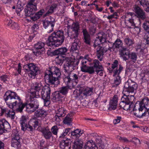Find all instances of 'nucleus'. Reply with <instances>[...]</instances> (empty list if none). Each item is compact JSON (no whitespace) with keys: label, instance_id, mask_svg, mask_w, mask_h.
I'll list each match as a JSON object with an SVG mask.
<instances>
[{"label":"nucleus","instance_id":"nucleus-1","mask_svg":"<svg viewBox=\"0 0 149 149\" xmlns=\"http://www.w3.org/2000/svg\"><path fill=\"white\" fill-rule=\"evenodd\" d=\"M61 75L59 68L56 66L49 68V69L46 71L45 79L49 85L45 86L42 89L41 94L43 99L50 98L51 89L49 85L52 87L57 86L60 84L59 79Z\"/></svg>","mask_w":149,"mask_h":149},{"label":"nucleus","instance_id":"nucleus-2","mask_svg":"<svg viewBox=\"0 0 149 149\" xmlns=\"http://www.w3.org/2000/svg\"><path fill=\"white\" fill-rule=\"evenodd\" d=\"M3 98L7 105L11 109L21 112L25 107H27V103H23L20 97L15 92L10 91H7L3 96Z\"/></svg>","mask_w":149,"mask_h":149},{"label":"nucleus","instance_id":"nucleus-3","mask_svg":"<svg viewBox=\"0 0 149 149\" xmlns=\"http://www.w3.org/2000/svg\"><path fill=\"white\" fill-rule=\"evenodd\" d=\"M110 73H113V76L117 75L114 80L113 86L116 87L121 82L120 77L119 76L120 74L123 70V67L121 64H119L118 61L115 60L111 65V67L108 68Z\"/></svg>","mask_w":149,"mask_h":149},{"label":"nucleus","instance_id":"nucleus-4","mask_svg":"<svg viewBox=\"0 0 149 149\" xmlns=\"http://www.w3.org/2000/svg\"><path fill=\"white\" fill-rule=\"evenodd\" d=\"M64 39V32L59 30L54 32L49 36L47 43L48 46L58 47L63 42Z\"/></svg>","mask_w":149,"mask_h":149},{"label":"nucleus","instance_id":"nucleus-5","mask_svg":"<svg viewBox=\"0 0 149 149\" xmlns=\"http://www.w3.org/2000/svg\"><path fill=\"white\" fill-rule=\"evenodd\" d=\"M37 7L35 5H29V22H34L39 19L44 13L43 9L40 10L38 12L35 13L37 10Z\"/></svg>","mask_w":149,"mask_h":149},{"label":"nucleus","instance_id":"nucleus-6","mask_svg":"<svg viewBox=\"0 0 149 149\" xmlns=\"http://www.w3.org/2000/svg\"><path fill=\"white\" fill-rule=\"evenodd\" d=\"M66 63L64 65V69L65 72H72L73 70L77 68V65L79 63L78 61H75L70 58H65Z\"/></svg>","mask_w":149,"mask_h":149},{"label":"nucleus","instance_id":"nucleus-7","mask_svg":"<svg viewBox=\"0 0 149 149\" xmlns=\"http://www.w3.org/2000/svg\"><path fill=\"white\" fill-rule=\"evenodd\" d=\"M137 88V85L131 80H128L125 83L123 91L124 95H129L130 93L134 92Z\"/></svg>","mask_w":149,"mask_h":149},{"label":"nucleus","instance_id":"nucleus-8","mask_svg":"<svg viewBox=\"0 0 149 149\" xmlns=\"http://www.w3.org/2000/svg\"><path fill=\"white\" fill-rule=\"evenodd\" d=\"M20 136L18 131L16 130H13L12 134L11 146L17 148L21 146Z\"/></svg>","mask_w":149,"mask_h":149},{"label":"nucleus","instance_id":"nucleus-9","mask_svg":"<svg viewBox=\"0 0 149 149\" xmlns=\"http://www.w3.org/2000/svg\"><path fill=\"white\" fill-rule=\"evenodd\" d=\"M107 43L106 35L103 32L98 33L96 38L93 46L95 48L99 46H101V44Z\"/></svg>","mask_w":149,"mask_h":149},{"label":"nucleus","instance_id":"nucleus-10","mask_svg":"<svg viewBox=\"0 0 149 149\" xmlns=\"http://www.w3.org/2000/svg\"><path fill=\"white\" fill-rule=\"evenodd\" d=\"M34 95L30 97V102L29 103V113H31L37 109L39 106L37 100L34 99Z\"/></svg>","mask_w":149,"mask_h":149},{"label":"nucleus","instance_id":"nucleus-11","mask_svg":"<svg viewBox=\"0 0 149 149\" xmlns=\"http://www.w3.org/2000/svg\"><path fill=\"white\" fill-rule=\"evenodd\" d=\"M11 130L10 126L7 120L5 119L0 120V134L6 131L9 132Z\"/></svg>","mask_w":149,"mask_h":149},{"label":"nucleus","instance_id":"nucleus-12","mask_svg":"<svg viewBox=\"0 0 149 149\" xmlns=\"http://www.w3.org/2000/svg\"><path fill=\"white\" fill-rule=\"evenodd\" d=\"M38 67L35 64L29 63V76L32 79H34L38 71Z\"/></svg>","mask_w":149,"mask_h":149},{"label":"nucleus","instance_id":"nucleus-13","mask_svg":"<svg viewBox=\"0 0 149 149\" xmlns=\"http://www.w3.org/2000/svg\"><path fill=\"white\" fill-rule=\"evenodd\" d=\"M139 107L134 105L133 108V110L134 112V115L137 117L141 118L143 116H145L147 113V112L146 110L143 113V111L144 110L142 107L139 105Z\"/></svg>","mask_w":149,"mask_h":149},{"label":"nucleus","instance_id":"nucleus-14","mask_svg":"<svg viewBox=\"0 0 149 149\" xmlns=\"http://www.w3.org/2000/svg\"><path fill=\"white\" fill-rule=\"evenodd\" d=\"M134 97L133 95L129 96V95H124L122 97L121 99V101L119 104L120 107L123 109L127 103L132 102L131 100H134Z\"/></svg>","mask_w":149,"mask_h":149},{"label":"nucleus","instance_id":"nucleus-15","mask_svg":"<svg viewBox=\"0 0 149 149\" xmlns=\"http://www.w3.org/2000/svg\"><path fill=\"white\" fill-rule=\"evenodd\" d=\"M118 97L117 95H115L110 99L108 109L109 110H115L118 105Z\"/></svg>","mask_w":149,"mask_h":149},{"label":"nucleus","instance_id":"nucleus-16","mask_svg":"<svg viewBox=\"0 0 149 149\" xmlns=\"http://www.w3.org/2000/svg\"><path fill=\"white\" fill-rule=\"evenodd\" d=\"M12 110H8L7 108H4L1 109V113L2 114H5V116L7 118H9L12 120L14 119L15 113L14 111V109H12Z\"/></svg>","mask_w":149,"mask_h":149},{"label":"nucleus","instance_id":"nucleus-17","mask_svg":"<svg viewBox=\"0 0 149 149\" xmlns=\"http://www.w3.org/2000/svg\"><path fill=\"white\" fill-rule=\"evenodd\" d=\"M107 51V49L102 46H99L96 49V56L97 58L101 61L104 53Z\"/></svg>","mask_w":149,"mask_h":149},{"label":"nucleus","instance_id":"nucleus-18","mask_svg":"<svg viewBox=\"0 0 149 149\" xmlns=\"http://www.w3.org/2000/svg\"><path fill=\"white\" fill-rule=\"evenodd\" d=\"M134 11L137 17L142 19H144L146 17L145 12L139 6H135L134 7Z\"/></svg>","mask_w":149,"mask_h":149},{"label":"nucleus","instance_id":"nucleus-19","mask_svg":"<svg viewBox=\"0 0 149 149\" xmlns=\"http://www.w3.org/2000/svg\"><path fill=\"white\" fill-rule=\"evenodd\" d=\"M65 112L64 108L62 107H60L56 111V115L54 117L55 120L57 122H60L61 121V118L65 116Z\"/></svg>","mask_w":149,"mask_h":149},{"label":"nucleus","instance_id":"nucleus-20","mask_svg":"<svg viewBox=\"0 0 149 149\" xmlns=\"http://www.w3.org/2000/svg\"><path fill=\"white\" fill-rule=\"evenodd\" d=\"M68 51V49L66 47H64L56 49L53 52L52 54L54 55H59L58 57L60 56L64 57V56H63L66 55Z\"/></svg>","mask_w":149,"mask_h":149},{"label":"nucleus","instance_id":"nucleus-21","mask_svg":"<svg viewBox=\"0 0 149 149\" xmlns=\"http://www.w3.org/2000/svg\"><path fill=\"white\" fill-rule=\"evenodd\" d=\"M119 52L120 56L123 58L124 60L126 61L128 60L130 53L125 47H122V49L119 50Z\"/></svg>","mask_w":149,"mask_h":149},{"label":"nucleus","instance_id":"nucleus-22","mask_svg":"<svg viewBox=\"0 0 149 149\" xmlns=\"http://www.w3.org/2000/svg\"><path fill=\"white\" fill-rule=\"evenodd\" d=\"M82 32L84 36L83 41L86 44L91 45V39L90 34L86 29H83Z\"/></svg>","mask_w":149,"mask_h":149},{"label":"nucleus","instance_id":"nucleus-23","mask_svg":"<svg viewBox=\"0 0 149 149\" xmlns=\"http://www.w3.org/2000/svg\"><path fill=\"white\" fill-rule=\"evenodd\" d=\"M41 132L42 133V135L46 139H49L52 136V132L47 127L42 128Z\"/></svg>","mask_w":149,"mask_h":149},{"label":"nucleus","instance_id":"nucleus-24","mask_svg":"<svg viewBox=\"0 0 149 149\" xmlns=\"http://www.w3.org/2000/svg\"><path fill=\"white\" fill-rule=\"evenodd\" d=\"M27 119V117L24 116H22L20 119V123L21 127V129L23 131H26L28 128Z\"/></svg>","mask_w":149,"mask_h":149},{"label":"nucleus","instance_id":"nucleus-25","mask_svg":"<svg viewBox=\"0 0 149 149\" xmlns=\"http://www.w3.org/2000/svg\"><path fill=\"white\" fill-rule=\"evenodd\" d=\"M70 140L66 138H64L60 142V147L62 149H70Z\"/></svg>","mask_w":149,"mask_h":149},{"label":"nucleus","instance_id":"nucleus-26","mask_svg":"<svg viewBox=\"0 0 149 149\" xmlns=\"http://www.w3.org/2000/svg\"><path fill=\"white\" fill-rule=\"evenodd\" d=\"M143 108V109H145L147 112L148 115H149V100L148 98L143 99L140 102L139 105Z\"/></svg>","mask_w":149,"mask_h":149},{"label":"nucleus","instance_id":"nucleus-27","mask_svg":"<svg viewBox=\"0 0 149 149\" xmlns=\"http://www.w3.org/2000/svg\"><path fill=\"white\" fill-rule=\"evenodd\" d=\"M83 146V141L79 139H77L74 141L72 148V149H82Z\"/></svg>","mask_w":149,"mask_h":149},{"label":"nucleus","instance_id":"nucleus-28","mask_svg":"<svg viewBox=\"0 0 149 149\" xmlns=\"http://www.w3.org/2000/svg\"><path fill=\"white\" fill-rule=\"evenodd\" d=\"M59 93V92L57 91L52 93L51 96V99L53 102L58 101L63 98V97Z\"/></svg>","mask_w":149,"mask_h":149},{"label":"nucleus","instance_id":"nucleus-29","mask_svg":"<svg viewBox=\"0 0 149 149\" xmlns=\"http://www.w3.org/2000/svg\"><path fill=\"white\" fill-rule=\"evenodd\" d=\"M80 42L79 39L75 40L74 42L72 44L70 49L71 51H78L80 48Z\"/></svg>","mask_w":149,"mask_h":149},{"label":"nucleus","instance_id":"nucleus-30","mask_svg":"<svg viewBox=\"0 0 149 149\" xmlns=\"http://www.w3.org/2000/svg\"><path fill=\"white\" fill-rule=\"evenodd\" d=\"M91 64L95 69V70L98 69H102V66L101 63L97 59L91 60Z\"/></svg>","mask_w":149,"mask_h":149},{"label":"nucleus","instance_id":"nucleus-31","mask_svg":"<svg viewBox=\"0 0 149 149\" xmlns=\"http://www.w3.org/2000/svg\"><path fill=\"white\" fill-rule=\"evenodd\" d=\"M85 148L86 149H98V147L94 143L93 140L87 141L85 144Z\"/></svg>","mask_w":149,"mask_h":149},{"label":"nucleus","instance_id":"nucleus-32","mask_svg":"<svg viewBox=\"0 0 149 149\" xmlns=\"http://www.w3.org/2000/svg\"><path fill=\"white\" fill-rule=\"evenodd\" d=\"M80 32H77L76 31L72 30L71 31L68 32V36L70 37L71 39H77Z\"/></svg>","mask_w":149,"mask_h":149},{"label":"nucleus","instance_id":"nucleus-33","mask_svg":"<svg viewBox=\"0 0 149 149\" xmlns=\"http://www.w3.org/2000/svg\"><path fill=\"white\" fill-rule=\"evenodd\" d=\"M69 88L68 86H63L58 89L57 91L59 92V93L64 97V95H66L67 94Z\"/></svg>","mask_w":149,"mask_h":149},{"label":"nucleus","instance_id":"nucleus-34","mask_svg":"<svg viewBox=\"0 0 149 149\" xmlns=\"http://www.w3.org/2000/svg\"><path fill=\"white\" fill-rule=\"evenodd\" d=\"M45 43L40 41L35 44L34 47L36 49H40L42 52H43L45 49Z\"/></svg>","mask_w":149,"mask_h":149},{"label":"nucleus","instance_id":"nucleus-35","mask_svg":"<svg viewBox=\"0 0 149 149\" xmlns=\"http://www.w3.org/2000/svg\"><path fill=\"white\" fill-rule=\"evenodd\" d=\"M26 3L25 0H18L17 5V11H21L23 9V6Z\"/></svg>","mask_w":149,"mask_h":149},{"label":"nucleus","instance_id":"nucleus-36","mask_svg":"<svg viewBox=\"0 0 149 149\" xmlns=\"http://www.w3.org/2000/svg\"><path fill=\"white\" fill-rule=\"evenodd\" d=\"M93 89L92 88H90L88 87H87L84 89L82 93L86 96L90 95L93 92Z\"/></svg>","mask_w":149,"mask_h":149},{"label":"nucleus","instance_id":"nucleus-37","mask_svg":"<svg viewBox=\"0 0 149 149\" xmlns=\"http://www.w3.org/2000/svg\"><path fill=\"white\" fill-rule=\"evenodd\" d=\"M113 46L116 49H119L121 47L122 49L123 47L122 41L119 38H117L113 44Z\"/></svg>","mask_w":149,"mask_h":149},{"label":"nucleus","instance_id":"nucleus-38","mask_svg":"<svg viewBox=\"0 0 149 149\" xmlns=\"http://www.w3.org/2000/svg\"><path fill=\"white\" fill-rule=\"evenodd\" d=\"M46 115V111L42 109H38L35 113V116L37 117H44Z\"/></svg>","mask_w":149,"mask_h":149},{"label":"nucleus","instance_id":"nucleus-39","mask_svg":"<svg viewBox=\"0 0 149 149\" xmlns=\"http://www.w3.org/2000/svg\"><path fill=\"white\" fill-rule=\"evenodd\" d=\"M57 6L56 4H53L49 7L47 12L44 15V17H45L49 15L52 14L54 12V9L57 7Z\"/></svg>","mask_w":149,"mask_h":149},{"label":"nucleus","instance_id":"nucleus-40","mask_svg":"<svg viewBox=\"0 0 149 149\" xmlns=\"http://www.w3.org/2000/svg\"><path fill=\"white\" fill-rule=\"evenodd\" d=\"M72 81L75 82L77 84L79 79V76L76 74L71 73V72H69Z\"/></svg>","mask_w":149,"mask_h":149},{"label":"nucleus","instance_id":"nucleus-41","mask_svg":"<svg viewBox=\"0 0 149 149\" xmlns=\"http://www.w3.org/2000/svg\"><path fill=\"white\" fill-rule=\"evenodd\" d=\"M72 30L80 32L79 23L78 22L73 23L71 28Z\"/></svg>","mask_w":149,"mask_h":149},{"label":"nucleus","instance_id":"nucleus-42","mask_svg":"<svg viewBox=\"0 0 149 149\" xmlns=\"http://www.w3.org/2000/svg\"><path fill=\"white\" fill-rule=\"evenodd\" d=\"M124 42L126 45L128 47H132L134 45L132 40L128 37H126L124 39Z\"/></svg>","mask_w":149,"mask_h":149},{"label":"nucleus","instance_id":"nucleus-43","mask_svg":"<svg viewBox=\"0 0 149 149\" xmlns=\"http://www.w3.org/2000/svg\"><path fill=\"white\" fill-rule=\"evenodd\" d=\"M50 18L52 19L51 17ZM52 19H51L50 21L48 20L47 19H45L44 21H43L42 23L43 26L45 29H46L47 27L49 26V24L52 23V22H55L54 19L53 18H52Z\"/></svg>","mask_w":149,"mask_h":149},{"label":"nucleus","instance_id":"nucleus-44","mask_svg":"<svg viewBox=\"0 0 149 149\" xmlns=\"http://www.w3.org/2000/svg\"><path fill=\"white\" fill-rule=\"evenodd\" d=\"M63 122L64 124L69 125H70L72 122V119L70 115H68L65 117Z\"/></svg>","mask_w":149,"mask_h":149},{"label":"nucleus","instance_id":"nucleus-45","mask_svg":"<svg viewBox=\"0 0 149 149\" xmlns=\"http://www.w3.org/2000/svg\"><path fill=\"white\" fill-rule=\"evenodd\" d=\"M42 84L40 82H37L33 86V88H32L30 90L32 91H39L41 89Z\"/></svg>","mask_w":149,"mask_h":149},{"label":"nucleus","instance_id":"nucleus-46","mask_svg":"<svg viewBox=\"0 0 149 149\" xmlns=\"http://www.w3.org/2000/svg\"><path fill=\"white\" fill-rule=\"evenodd\" d=\"M128 23L125 22L126 25L130 28H134L135 26V24L134 20L132 19H130L127 21Z\"/></svg>","mask_w":149,"mask_h":149},{"label":"nucleus","instance_id":"nucleus-47","mask_svg":"<svg viewBox=\"0 0 149 149\" xmlns=\"http://www.w3.org/2000/svg\"><path fill=\"white\" fill-rule=\"evenodd\" d=\"M130 58L132 61L134 63L135 62L137 58V55L135 52H132L130 54L129 56L128 59Z\"/></svg>","mask_w":149,"mask_h":149},{"label":"nucleus","instance_id":"nucleus-48","mask_svg":"<svg viewBox=\"0 0 149 149\" xmlns=\"http://www.w3.org/2000/svg\"><path fill=\"white\" fill-rule=\"evenodd\" d=\"M134 106V104H133V101H132V102L127 103L123 109L127 111L130 110L133 108Z\"/></svg>","mask_w":149,"mask_h":149},{"label":"nucleus","instance_id":"nucleus-49","mask_svg":"<svg viewBox=\"0 0 149 149\" xmlns=\"http://www.w3.org/2000/svg\"><path fill=\"white\" fill-rule=\"evenodd\" d=\"M68 75L67 76L64 77L63 79V81L64 82L69 86L72 81L70 77L69 72H67Z\"/></svg>","mask_w":149,"mask_h":149},{"label":"nucleus","instance_id":"nucleus-50","mask_svg":"<svg viewBox=\"0 0 149 149\" xmlns=\"http://www.w3.org/2000/svg\"><path fill=\"white\" fill-rule=\"evenodd\" d=\"M84 72L89 73L90 74H94L95 71V69L93 66H89L86 69V71H84Z\"/></svg>","mask_w":149,"mask_h":149},{"label":"nucleus","instance_id":"nucleus-51","mask_svg":"<svg viewBox=\"0 0 149 149\" xmlns=\"http://www.w3.org/2000/svg\"><path fill=\"white\" fill-rule=\"evenodd\" d=\"M27 36L25 35L24 36V39L25 40L24 42H23L22 44L20 45V47L21 48H24L26 49H27Z\"/></svg>","mask_w":149,"mask_h":149},{"label":"nucleus","instance_id":"nucleus-52","mask_svg":"<svg viewBox=\"0 0 149 149\" xmlns=\"http://www.w3.org/2000/svg\"><path fill=\"white\" fill-rule=\"evenodd\" d=\"M143 27L146 32L148 33H149V21H146L144 22Z\"/></svg>","mask_w":149,"mask_h":149},{"label":"nucleus","instance_id":"nucleus-53","mask_svg":"<svg viewBox=\"0 0 149 149\" xmlns=\"http://www.w3.org/2000/svg\"><path fill=\"white\" fill-rule=\"evenodd\" d=\"M55 22H52V23L50 24L49 26L46 28L47 29V32L49 33H50L52 31H53V27L54 25Z\"/></svg>","mask_w":149,"mask_h":149},{"label":"nucleus","instance_id":"nucleus-54","mask_svg":"<svg viewBox=\"0 0 149 149\" xmlns=\"http://www.w3.org/2000/svg\"><path fill=\"white\" fill-rule=\"evenodd\" d=\"M23 16L24 18L26 19V22H28V19H27L28 17V3H27L26 5V8L24 9V14H23Z\"/></svg>","mask_w":149,"mask_h":149},{"label":"nucleus","instance_id":"nucleus-55","mask_svg":"<svg viewBox=\"0 0 149 149\" xmlns=\"http://www.w3.org/2000/svg\"><path fill=\"white\" fill-rule=\"evenodd\" d=\"M39 91H33L30 90L29 92L30 93V97L31 96H32L34 95H35L34 99H35V98L37 96H40V94Z\"/></svg>","mask_w":149,"mask_h":149},{"label":"nucleus","instance_id":"nucleus-56","mask_svg":"<svg viewBox=\"0 0 149 149\" xmlns=\"http://www.w3.org/2000/svg\"><path fill=\"white\" fill-rule=\"evenodd\" d=\"M9 79V76L6 75H3L0 77V80L3 82H6Z\"/></svg>","mask_w":149,"mask_h":149},{"label":"nucleus","instance_id":"nucleus-57","mask_svg":"<svg viewBox=\"0 0 149 149\" xmlns=\"http://www.w3.org/2000/svg\"><path fill=\"white\" fill-rule=\"evenodd\" d=\"M29 122L30 123H34V124H33V127L34 129L38 125V122L35 120L34 118H33L31 119Z\"/></svg>","mask_w":149,"mask_h":149},{"label":"nucleus","instance_id":"nucleus-58","mask_svg":"<svg viewBox=\"0 0 149 149\" xmlns=\"http://www.w3.org/2000/svg\"><path fill=\"white\" fill-rule=\"evenodd\" d=\"M58 130V127L57 126H53L51 129L52 133H53L54 135H57Z\"/></svg>","mask_w":149,"mask_h":149},{"label":"nucleus","instance_id":"nucleus-59","mask_svg":"<svg viewBox=\"0 0 149 149\" xmlns=\"http://www.w3.org/2000/svg\"><path fill=\"white\" fill-rule=\"evenodd\" d=\"M71 129L68 128L65 130L64 132L61 135L59 136V138L64 137L65 136L67 135L69 131Z\"/></svg>","mask_w":149,"mask_h":149},{"label":"nucleus","instance_id":"nucleus-60","mask_svg":"<svg viewBox=\"0 0 149 149\" xmlns=\"http://www.w3.org/2000/svg\"><path fill=\"white\" fill-rule=\"evenodd\" d=\"M132 142L136 145L138 144H141L140 140L136 137H134L132 139Z\"/></svg>","mask_w":149,"mask_h":149},{"label":"nucleus","instance_id":"nucleus-61","mask_svg":"<svg viewBox=\"0 0 149 149\" xmlns=\"http://www.w3.org/2000/svg\"><path fill=\"white\" fill-rule=\"evenodd\" d=\"M97 144H100L102 143V140L100 136H98L95 138V142Z\"/></svg>","mask_w":149,"mask_h":149},{"label":"nucleus","instance_id":"nucleus-62","mask_svg":"<svg viewBox=\"0 0 149 149\" xmlns=\"http://www.w3.org/2000/svg\"><path fill=\"white\" fill-rule=\"evenodd\" d=\"M103 69L104 68L102 67V69H98L97 70H95V71L97 73V74H98L99 73V75L102 76L103 75Z\"/></svg>","mask_w":149,"mask_h":149},{"label":"nucleus","instance_id":"nucleus-63","mask_svg":"<svg viewBox=\"0 0 149 149\" xmlns=\"http://www.w3.org/2000/svg\"><path fill=\"white\" fill-rule=\"evenodd\" d=\"M81 70L83 72H84V71H86V69L89 66L87 65V64H81Z\"/></svg>","mask_w":149,"mask_h":149},{"label":"nucleus","instance_id":"nucleus-64","mask_svg":"<svg viewBox=\"0 0 149 149\" xmlns=\"http://www.w3.org/2000/svg\"><path fill=\"white\" fill-rule=\"evenodd\" d=\"M50 98H46L45 99H43L44 100L45 106H47L49 105L50 104Z\"/></svg>","mask_w":149,"mask_h":149}]
</instances>
